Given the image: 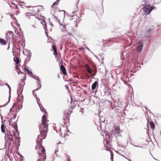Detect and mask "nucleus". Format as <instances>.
<instances>
[{"label": "nucleus", "instance_id": "1", "mask_svg": "<svg viewBox=\"0 0 161 161\" xmlns=\"http://www.w3.org/2000/svg\"><path fill=\"white\" fill-rule=\"evenodd\" d=\"M48 122L49 120L46 115H44L42 117L41 123L39 127L41 136H42L43 138L41 139L40 145L37 148V146L36 147V150L37 149L39 150L38 153L40 156L39 158L37 160L38 161H45L46 158L45 150L42 146V140L46 138L48 130Z\"/></svg>", "mask_w": 161, "mask_h": 161}, {"label": "nucleus", "instance_id": "2", "mask_svg": "<svg viewBox=\"0 0 161 161\" xmlns=\"http://www.w3.org/2000/svg\"><path fill=\"white\" fill-rule=\"evenodd\" d=\"M154 9V7L148 5H145L142 9L144 12V14L147 15L149 14Z\"/></svg>", "mask_w": 161, "mask_h": 161}, {"label": "nucleus", "instance_id": "3", "mask_svg": "<svg viewBox=\"0 0 161 161\" xmlns=\"http://www.w3.org/2000/svg\"><path fill=\"white\" fill-rule=\"evenodd\" d=\"M32 13H27L25 14L26 16L29 17L30 19H32L34 21L37 22L40 20L38 18H37L36 16L32 14Z\"/></svg>", "mask_w": 161, "mask_h": 161}, {"label": "nucleus", "instance_id": "4", "mask_svg": "<svg viewBox=\"0 0 161 161\" xmlns=\"http://www.w3.org/2000/svg\"><path fill=\"white\" fill-rule=\"evenodd\" d=\"M10 135L8 134H6L5 136V138L6 139V142L9 145H10L11 142H13V136L11 134V133L9 132Z\"/></svg>", "mask_w": 161, "mask_h": 161}, {"label": "nucleus", "instance_id": "5", "mask_svg": "<svg viewBox=\"0 0 161 161\" xmlns=\"http://www.w3.org/2000/svg\"><path fill=\"white\" fill-rule=\"evenodd\" d=\"M14 33L11 31H8L7 32L6 34V37L8 40L9 41L11 39L13 38Z\"/></svg>", "mask_w": 161, "mask_h": 161}, {"label": "nucleus", "instance_id": "6", "mask_svg": "<svg viewBox=\"0 0 161 161\" xmlns=\"http://www.w3.org/2000/svg\"><path fill=\"white\" fill-rule=\"evenodd\" d=\"M60 70L62 71V74L64 75H66L67 72L66 68L63 65H61L60 66Z\"/></svg>", "mask_w": 161, "mask_h": 161}, {"label": "nucleus", "instance_id": "7", "mask_svg": "<svg viewBox=\"0 0 161 161\" xmlns=\"http://www.w3.org/2000/svg\"><path fill=\"white\" fill-rule=\"evenodd\" d=\"M143 48V43L140 41L138 43V45L137 47V50L139 52H140Z\"/></svg>", "mask_w": 161, "mask_h": 161}, {"label": "nucleus", "instance_id": "8", "mask_svg": "<svg viewBox=\"0 0 161 161\" xmlns=\"http://www.w3.org/2000/svg\"><path fill=\"white\" fill-rule=\"evenodd\" d=\"M16 45H14L12 49V53L14 57H16L18 55V53L15 50Z\"/></svg>", "mask_w": 161, "mask_h": 161}, {"label": "nucleus", "instance_id": "9", "mask_svg": "<svg viewBox=\"0 0 161 161\" xmlns=\"http://www.w3.org/2000/svg\"><path fill=\"white\" fill-rule=\"evenodd\" d=\"M85 66L86 67V70L88 73L91 74L92 73V71L90 66L88 64H85Z\"/></svg>", "mask_w": 161, "mask_h": 161}, {"label": "nucleus", "instance_id": "10", "mask_svg": "<svg viewBox=\"0 0 161 161\" xmlns=\"http://www.w3.org/2000/svg\"><path fill=\"white\" fill-rule=\"evenodd\" d=\"M52 48L54 52V55L55 56V57H57L58 55V53L56 46L54 45H53L52 46Z\"/></svg>", "mask_w": 161, "mask_h": 161}, {"label": "nucleus", "instance_id": "11", "mask_svg": "<svg viewBox=\"0 0 161 161\" xmlns=\"http://www.w3.org/2000/svg\"><path fill=\"white\" fill-rule=\"evenodd\" d=\"M24 69L30 76H32L33 74L32 72L29 70L27 66L24 67Z\"/></svg>", "mask_w": 161, "mask_h": 161}, {"label": "nucleus", "instance_id": "12", "mask_svg": "<svg viewBox=\"0 0 161 161\" xmlns=\"http://www.w3.org/2000/svg\"><path fill=\"white\" fill-rule=\"evenodd\" d=\"M0 44L2 45H5L6 44V42L5 40L0 38Z\"/></svg>", "mask_w": 161, "mask_h": 161}, {"label": "nucleus", "instance_id": "13", "mask_svg": "<svg viewBox=\"0 0 161 161\" xmlns=\"http://www.w3.org/2000/svg\"><path fill=\"white\" fill-rule=\"evenodd\" d=\"M6 127V126L3 124H2L1 126V130L3 133H5Z\"/></svg>", "mask_w": 161, "mask_h": 161}, {"label": "nucleus", "instance_id": "14", "mask_svg": "<svg viewBox=\"0 0 161 161\" xmlns=\"http://www.w3.org/2000/svg\"><path fill=\"white\" fill-rule=\"evenodd\" d=\"M149 125L151 128L152 129H155V125L153 122L150 121L149 122Z\"/></svg>", "mask_w": 161, "mask_h": 161}, {"label": "nucleus", "instance_id": "15", "mask_svg": "<svg viewBox=\"0 0 161 161\" xmlns=\"http://www.w3.org/2000/svg\"><path fill=\"white\" fill-rule=\"evenodd\" d=\"M97 82L96 81L92 84V90H93L95 89L97 85Z\"/></svg>", "mask_w": 161, "mask_h": 161}, {"label": "nucleus", "instance_id": "16", "mask_svg": "<svg viewBox=\"0 0 161 161\" xmlns=\"http://www.w3.org/2000/svg\"><path fill=\"white\" fill-rule=\"evenodd\" d=\"M60 0H57L56 2L54 3L53 4V5L52 6V8H55L56 7H55L54 6H57Z\"/></svg>", "mask_w": 161, "mask_h": 161}, {"label": "nucleus", "instance_id": "17", "mask_svg": "<svg viewBox=\"0 0 161 161\" xmlns=\"http://www.w3.org/2000/svg\"><path fill=\"white\" fill-rule=\"evenodd\" d=\"M14 61L16 63V64H18L19 61V58L17 57H14Z\"/></svg>", "mask_w": 161, "mask_h": 161}, {"label": "nucleus", "instance_id": "18", "mask_svg": "<svg viewBox=\"0 0 161 161\" xmlns=\"http://www.w3.org/2000/svg\"><path fill=\"white\" fill-rule=\"evenodd\" d=\"M116 133H119L120 132L119 127L118 126H115L114 127Z\"/></svg>", "mask_w": 161, "mask_h": 161}, {"label": "nucleus", "instance_id": "19", "mask_svg": "<svg viewBox=\"0 0 161 161\" xmlns=\"http://www.w3.org/2000/svg\"><path fill=\"white\" fill-rule=\"evenodd\" d=\"M65 129H66V128L64 127H63L62 128H61L60 129V131L61 134H63L65 135V132L64 131V130H65Z\"/></svg>", "mask_w": 161, "mask_h": 161}, {"label": "nucleus", "instance_id": "20", "mask_svg": "<svg viewBox=\"0 0 161 161\" xmlns=\"http://www.w3.org/2000/svg\"><path fill=\"white\" fill-rule=\"evenodd\" d=\"M41 23L43 25H46V23L44 20H41Z\"/></svg>", "mask_w": 161, "mask_h": 161}, {"label": "nucleus", "instance_id": "21", "mask_svg": "<svg viewBox=\"0 0 161 161\" xmlns=\"http://www.w3.org/2000/svg\"><path fill=\"white\" fill-rule=\"evenodd\" d=\"M72 111L70 112V110H68L67 112L66 113V114H71V113H72Z\"/></svg>", "mask_w": 161, "mask_h": 161}, {"label": "nucleus", "instance_id": "22", "mask_svg": "<svg viewBox=\"0 0 161 161\" xmlns=\"http://www.w3.org/2000/svg\"><path fill=\"white\" fill-rule=\"evenodd\" d=\"M38 82L39 85H40V88L41 87V81L39 79H38Z\"/></svg>", "mask_w": 161, "mask_h": 161}, {"label": "nucleus", "instance_id": "23", "mask_svg": "<svg viewBox=\"0 0 161 161\" xmlns=\"http://www.w3.org/2000/svg\"><path fill=\"white\" fill-rule=\"evenodd\" d=\"M49 24L52 27L53 26V24H52V22H50L49 23Z\"/></svg>", "mask_w": 161, "mask_h": 161}, {"label": "nucleus", "instance_id": "24", "mask_svg": "<svg viewBox=\"0 0 161 161\" xmlns=\"http://www.w3.org/2000/svg\"><path fill=\"white\" fill-rule=\"evenodd\" d=\"M73 80H74V79L73 78H70L69 79V81H73Z\"/></svg>", "mask_w": 161, "mask_h": 161}, {"label": "nucleus", "instance_id": "25", "mask_svg": "<svg viewBox=\"0 0 161 161\" xmlns=\"http://www.w3.org/2000/svg\"><path fill=\"white\" fill-rule=\"evenodd\" d=\"M71 31L73 32L74 31V30L73 28H71Z\"/></svg>", "mask_w": 161, "mask_h": 161}, {"label": "nucleus", "instance_id": "26", "mask_svg": "<svg viewBox=\"0 0 161 161\" xmlns=\"http://www.w3.org/2000/svg\"><path fill=\"white\" fill-rule=\"evenodd\" d=\"M16 68L17 70H18L19 69V68L18 66H16Z\"/></svg>", "mask_w": 161, "mask_h": 161}, {"label": "nucleus", "instance_id": "27", "mask_svg": "<svg viewBox=\"0 0 161 161\" xmlns=\"http://www.w3.org/2000/svg\"><path fill=\"white\" fill-rule=\"evenodd\" d=\"M33 10H38V9L37 8H33Z\"/></svg>", "mask_w": 161, "mask_h": 161}, {"label": "nucleus", "instance_id": "28", "mask_svg": "<svg viewBox=\"0 0 161 161\" xmlns=\"http://www.w3.org/2000/svg\"><path fill=\"white\" fill-rule=\"evenodd\" d=\"M14 5H15V7H16V8H18V6H17V5H15V4H14Z\"/></svg>", "mask_w": 161, "mask_h": 161}, {"label": "nucleus", "instance_id": "29", "mask_svg": "<svg viewBox=\"0 0 161 161\" xmlns=\"http://www.w3.org/2000/svg\"><path fill=\"white\" fill-rule=\"evenodd\" d=\"M23 83H24V84H23V85H24V84H25V83H24V82H23V81H22V84H23Z\"/></svg>", "mask_w": 161, "mask_h": 161}, {"label": "nucleus", "instance_id": "30", "mask_svg": "<svg viewBox=\"0 0 161 161\" xmlns=\"http://www.w3.org/2000/svg\"><path fill=\"white\" fill-rule=\"evenodd\" d=\"M70 160L69 158H68V161H70Z\"/></svg>", "mask_w": 161, "mask_h": 161}, {"label": "nucleus", "instance_id": "31", "mask_svg": "<svg viewBox=\"0 0 161 161\" xmlns=\"http://www.w3.org/2000/svg\"><path fill=\"white\" fill-rule=\"evenodd\" d=\"M95 75V74H94L93 75V76H94Z\"/></svg>", "mask_w": 161, "mask_h": 161}, {"label": "nucleus", "instance_id": "32", "mask_svg": "<svg viewBox=\"0 0 161 161\" xmlns=\"http://www.w3.org/2000/svg\"><path fill=\"white\" fill-rule=\"evenodd\" d=\"M67 117V119H68V116ZM66 118H67V117H66Z\"/></svg>", "mask_w": 161, "mask_h": 161}, {"label": "nucleus", "instance_id": "33", "mask_svg": "<svg viewBox=\"0 0 161 161\" xmlns=\"http://www.w3.org/2000/svg\"><path fill=\"white\" fill-rule=\"evenodd\" d=\"M69 35H72V33H70V34H69Z\"/></svg>", "mask_w": 161, "mask_h": 161}, {"label": "nucleus", "instance_id": "34", "mask_svg": "<svg viewBox=\"0 0 161 161\" xmlns=\"http://www.w3.org/2000/svg\"><path fill=\"white\" fill-rule=\"evenodd\" d=\"M17 138L18 139H19V138H18V137H17Z\"/></svg>", "mask_w": 161, "mask_h": 161}]
</instances>
